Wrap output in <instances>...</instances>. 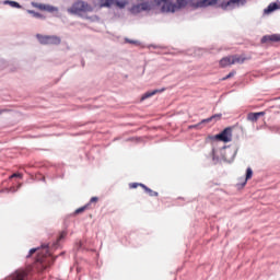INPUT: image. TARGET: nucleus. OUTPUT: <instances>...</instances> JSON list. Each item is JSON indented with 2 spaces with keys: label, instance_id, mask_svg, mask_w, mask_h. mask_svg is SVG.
I'll return each instance as SVG.
<instances>
[{
  "label": "nucleus",
  "instance_id": "obj_36",
  "mask_svg": "<svg viewBox=\"0 0 280 280\" xmlns=\"http://www.w3.org/2000/svg\"><path fill=\"white\" fill-rule=\"evenodd\" d=\"M60 255H65V252H63V253H61Z\"/></svg>",
  "mask_w": 280,
  "mask_h": 280
},
{
  "label": "nucleus",
  "instance_id": "obj_5",
  "mask_svg": "<svg viewBox=\"0 0 280 280\" xmlns=\"http://www.w3.org/2000/svg\"><path fill=\"white\" fill-rule=\"evenodd\" d=\"M214 139L217 141H223V143H230V141H233V128L226 127L220 133L215 135Z\"/></svg>",
  "mask_w": 280,
  "mask_h": 280
},
{
  "label": "nucleus",
  "instance_id": "obj_18",
  "mask_svg": "<svg viewBox=\"0 0 280 280\" xmlns=\"http://www.w3.org/2000/svg\"><path fill=\"white\" fill-rule=\"evenodd\" d=\"M36 38L40 45H48V35L36 34Z\"/></svg>",
  "mask_w": 280,
  "mask_h": 280
},
{
  "label": "nucleus",
  "instance_id": "obj_30",
  "mask_svg": "<svg viewBox=\"0 0 280 280\" xmlns=\"http://www.w3.org/2000/svg\"><path fill=\"white\" fill-rule=\"evenodd\" d=\"M10 178H23V175L20 173H14L10 176Z\"/></svg>",
  "mask_w": 280,
  "mask_h": 280
},
{
  "label": "nucleus",
  "instance_id": "obj_16",
  "mask_svg": "<svg viewBox=\"0 0 280 280\" xmlns=\"http://www.w3.org/2000/svg\"><path fill=\"white\" fill-rule=\"evenodd\" d=\"M233 65V57H224L220 60V66L221 67H231Z\"/></svg>",
  "mask_w": 280,
  "mask_h": 280
},
{
  "label": "nucleus",
  "instance_id": "obj_8",
  "mask_svg": "<svg viewBox=\"0 0 280 280\" xmlns=\"http://www.w3.org/2000/svg\"><path fill=\"white\" fill-rule=\"evenodd\" d=\"M222 114H214L209 118L202 119L199 124L190 126V128H202V124H210V121H220Z\"/></svg>",
  "mask_w": 280,
  "mask_h": 280
},
{
  "label": "nucleus",
  "instance_id": "obj_12",
  "mask_svg": "<svg viewBox=\"0 0 280 280\" xmlns=\"http://www.w3.org/2000/svg\"><path fill=\"white\" fill-rule=\"evenodd\" d=\"M62 38L58 35H48V45H60Z\"/></svg>",
  "mask_w": 280,
  "mask_h": 280
},
{
  "label": "nucleus",
  "instance_id": "obj_2",
  "mask_svg": "<svg viewBox=\"0 0 280 280\" xmlns=\"http://www.w3.org/2000/svg\"><path fill=\"white\" fill-rule=\"evenodd\" d=\"M162 3V12H176L177 10H180V8H185L187 5V0H176V3L158 0V5H161Z\"/></svg>",
  "mask_w": 280,
  "mask_h": 280
},
{
  "label": "nucleus",
  "instance_id": "obj_14",
  "mask_svg": "<svg viewBox=\"0 0 280 280\" xmlns=\"http://www.w3.org/2000/svg\"><path fill=\"white\" fill-rule=\"evenodd\" d=\"M264 115H266V112L249 113L247 119L249 121H257V119H259V117H264Z\"/></svg>",
  "mask_w": 280,
  "mask_h": 280
},
{
  "label": "nucleus",
  "instance_id": "obj_24",
  "mask_svg": "<svg viewBox=\"0 0 280 280\" xmlns=\"http://www.w3.org/2000/svg\"><path fill=\"white\" fill-rule=\"evenodd\" d=\"M244 60H245V59L242 58V57L232 56V65H236V63L243 65Z\"/></svg>",
  "mask_w": 280,
  "mask_h": 280
},
{
  "label": "nucleus",
  "instance_id": "obj_23",
  "mask_svg": "<svg viewBox=\"0 0 280 280\" xmlns=\"http://www.w3.org/2000/svg\"><path fill=\"white\" fill-rule=\"evenodd\" d=\"M115 0H101L100 8H110Z\"/></svg>",
  "mask_w": 280,
  "mask_h": 280
},
{
  "label": "nucleus",
  "instance_id": "obj_27",
  "mask_svg": "<svg viewBox=\"0 0 280 280\" xmlns=\"http://www.w3.org/2000/svg\"><path fill=\"white\" fill-rule=\"evenodd\" d=\"M45 11L46 12H58V8H56L54 5L46 4Z\"/></svg>",
  "mask_w": 280,
  "mask_h": 280
},
{
  "label": "nucleus",
  "instance_id": "obj_22",
  "mask_svg": "<svg viewBox=\"0 0 280 280\" xmlns=\"http://www.w3.org/2000/svg\"><path fill=\"white\" fill-rule=\"evenodd\" d=\"M218 3V0H202L199 5L200 8H207L208 5H215Z\"/></svg>",
  "mask_w": 280,
  "mask_h": 280
},
{
  "label": "nucleus",
  "instance_id": "obj_10",
  "mask_svg": "<svg viewBox=\"0 0 280 280\" xmlns=\"http://www.w3.org/2000/svg\"><path fill=\"white\" fill-rule=\"evenodd\" d=\"M260 43L262 45L266 43H280V34L265 35L261 37Z\"/></svg>",
  "mask_w": 280,
  "mask_h": 280
},
{
  "label": "nucleus",
  "instance_id": "obj_7",
  "mask_svg": "<svg viewBox=\"0 0 280 280\" xmlns=\"http://www.w3.org/2000/svg\"><path fill=\"white\" fill-rule=\"evenodd\" d=\"M4 280H27V271L24 269H18Z\"/></svg>",
  "mask_w": 280,
  "mask_h": 280
},
{
  "label": "nucleus",
  "instance_id": "obj_34",
  "mask_svg": "<svg viewBox=\"0 0 280 280\" xmlns=\"http://www.w3.org/2000/svg\"><path fill=\"white\" fill-rule=\"evenodd\" d=\"M142 10H148V4H142Z\"/></svg>",
  "mask_w": 280,
  "mask_h": 280
},
{
  "label": "nucleus",
  "instance_id": "obj_13",
  "mask_svg": "<svg viewBox=\"0 0 280 280\" xmlns=\"http://www.w3.org/2000/svg\"><path fill=\"white\" fill-rule=\"evenodd\" d=\"M276 10H279V4L277 2H271L265 10L264 14H272Z\"/></svg>",
  "mask_w": 280,
  "mask_h": 280
},
{
  "label": "nucleus",
  "instance_id": "obj_35",
  "mask_svg": "<svg viewBox=\"0 0 280 280\" xmlns=\"http://www.w3.org/2000/svg\"><path fill=\"white\" fill-rule=\"evenodd\" d=\"M117 5H119V8H124V3L121 2H117Z\"/></svg>",
  "mask_w": 280,
  "mask_h": 280
},
{
  "label": "nucleus",
  "instance_id": "obj_20",
  "mask_svg": "<svg viewBox=\"0 0 280 280\" xmlns=\"http://www.w3.org/2000/svg\"><path fill=\"white\" fill-rule=\"evenodd\" d=\"M141 187H142V189H144L145 194H148L151 198L159 196V192L152 190L150 187H148L145 185H141Z\"/></svg>",
  "mask_w": 280,
  "mask_h": 280
},
{
  "label": "nucleus",
  "instance_id": "obj_37",
  "mask_svg": "<svg viewBox=\"0 0 280 280\" xmlns=\"http://www.w3.org/2000/svg\"><path fill=\"white\" fill-rule=\"evenodd\" d=\"M164 1H168V3H170V0H164Z\"/></svg>",
  "mask_w": 280,
  "mask_h": 280
},
{
  "label": "nucleus",
  "instance_id": "obj_19",
  "mask_svg": "<svg viewBox=\"0 0 280 280\" xmlns=\"http://www.w3.org/2000/svg\"><path fill=\"white\" fill-rule=\"evenodd\" d=\"M36 38L40 45H48V35L36 34Z\"/></svg>",
  "mask_w": 280,
  "mask_h": 280
},
{
  "label": "nucleus",
  "instance_id": "obj_17",
  "mask_svg": "<svg viewBox=\"0 0 280 280\" xmlns=\"http://www.w3.org/2000/svg\"><path fill=\"white\" fill-rule=\"evenodd\" d=\"M3 5H10L11 8H16L18 10H21L23 8L19 2L13 0H3Z\"/></svg>",
  "mask_w": 280,
  "mask_h": 280
},
{
  "label": "nucleus",
  "instance_id": "obj_4",
  "mask_svg": "<svg viewBox=\"0 0 280 280\" xmlns=\"http://www.w3.org/2000/svg\"><path fill=\"white\" fill-rule=\"evenodd\" d=\"M221 154V159H223L225 163H233V161H235V156H237V149L231 147H222Z\"/></svg>",
  "mask_w": 280,
  "mask_h": 280
},
{
  "label": "nucleus",
  "instance_id": "obj_9",
  "mask_svg": "<svg viewBox=\"0 0 280 280\" xmlns=\"http://www.w3.org/2000/svg\"><path fill=\"white\" fill-rule=\"evenodd\" d=\"M212 163L218 165V163H222L224 159H222V148H213L211 151Z\"/></svg>",
  "mask_w": 280,
  "mask_h": 280
},
{
  "label": "nucleus",
  "instance_id": "obj_1",
  "mask_svg": "<svg viewBox=\"0 0 280 280\" xmlns=\"http://www.w3.org/2000/svg\"><path fill=\"white\" fill-rule=\"evenodd\" d=\"M65 237H67L66 231L60 233L58 240L52 243L51 246L49 244H42L40 247L31 248L28 255H26V258L30 259L34 253H37V262L40 264L43 270H47V268H49V266L56 261V257L51 255V250L60 248V240H65Z\"/></svg>",
  "mask_w": 280,
  "mask_h": 280
},
{
  "label": "nucleus",
  "instance_id": "obj_29",
  "mask_svg": "<svg viewBox=\"0 0 280 280\" xmlns=\"http://www.w3.org/2000/svg\"><path fill=\"white\" fill-rule=\"evenodd\" d=\"M141 185H144V184L131 183V184H129V187H130V189H137L138 187H141Z\"/></svg>",
  "mask_w": 280,
  "mask_h": 280
},
{
  "label": "nucleus",
  "instance_id": "obj_11",
  "mask_svg": "<svg viewBox=\"0 0 280 280\" xmlns=\"http://www.w3.org/2000/svg\"><path fill=\"white\" fill-rule=\"evenodd\" d=\"M163 91H165V88H163L161 90H152V91L145 92L141 96V102H144V100H149V97H153V95H156V93H163Z\"/></svg>",
  "mask_w": 280,
  "mask_h": 280
},
{
  "label": "nucleus",
  "instance_id": "obj_26",
  "mask_svg": "<svg viewBox=\"0 0 280 280\" xmlns=\"http://www.w3.org/2000/svg\"><path fill=\"white\" fill-rule=\"evenodd\" d=\"M86 209H89V203H86L85 206L78 208L74 213L75 215H78L79 213H83V211H86Z\"/></svg>",
  "mask_w": 280,
  "mask_h": 280
},
{
  "label": "nucleus",
  "instance_id": "obj_3",
  "mask_svg": "<svg viewBox=\"0 0 280 280\" xmlns=\"http://www.w3.org/2000/svg\"><path fill=\"white\" fill-rule=\"evenodd\" d=\"M95 10L93 5L89 4L85 1L79 0L72 4L68 12L70 14H82V12H93Z\"/></svg>",
  "mask_w": 280,
  "mask_h": 280
},
{
  "label": "nucleus",
  "instance_id": "obj_6",
  "mask_svg": "<svg viewBox=\"0 0 280 280\" xmlns=\"http://www.w3.org/2000/svg\"><path fill=\"white\" fill-rule=\"evenodd\" d=\"M240 5H246V0H229L221 4L223 10H233V8H240Z\"/></svg>",
  "mask_w": 280,
  "mask_h": 280
},
{
  "label": "nucleus",
  "instance_id": "obj_32",
  "mask_svg": "<svg viewBox=\"0 0 280 280\" xmlns=\"http://www.w3.org/2000/svg\"><path fill=\"white\" fill-rule=\"evenodd\" d=\"M233 75H235V72H234V71H232V72H230L228 75H225V77L223 78V80H229L230 78H233Z\"/></svg>",
  "mask_w": 280,
  "mask_h": 280
},
{
  "label": "nucleus",
  "instance_id": "obj_25",
  "mask_svg": "<svg viewBox=\"0 0 280 280\" xmlns=\"http://www.w3.org/2000/svg\"><path fill=\"white\" fill-rule=\"evenodd\" d=\"M28 14H32L35 19H45V16H43V14L34 11V10H27Z\"/></svg>",
  "mask_w": 280,
  "mask_h": 280
},
{
  "label": "nucleus",
  "instance_id": "obj_33",
  "mask_svg": "<svg viewBox=\"0 0 280 280\" xmlns=\"http://www.w3.org/2000/svg\"><path fill=\"white\" fill-rule=\"evenodd\" d=\"M47 4H36V8H38L39 10H46Z\"/></svg>",
  "mask_w": 280,
  "mask_h": 280
},
{
  "label": "nucleus",
  "instance_id": "obj_28",
  "mask_svg": "<svg viewBox=\"0 0 280 280\" xmlns=\"http://www.w3.org/2000/svg\"><path fill=\"white\" fill-rule=\"evenodd\" d=\"M125 42L129 43V45H139V40H135L130 38H125Z\"/></svg>",
  "mask_w": 280,
  "mask_h": 280
},
{
  "label": "nucleus",
  "instance_id": "obj_21",
  "mask_svg": "<svg viewBox=\"0 0 280 280\" xmlns=\"http://www.w3.org/2000/svg\"><path fill=\"white\" fill-rule=\"evenodd\" d=\"M250 178H253V168L247 167L245 180L243 182L242 187H244L246 185V183H248V180H250Z\"/></svg>",
  "mask_w": 280,
  "mask_h": 280
},
{
  "label": "nucleus",
  "instance_id": "obj_31",
  "mask_svg": "<svg viewBox=\"0 0 280 280\" xmlns=\"http://www.w3.org/2000/svg\"><path fill=\"white\" fill-rule=\"evenodd\" d=\"M97 200H100V198H97V197H92V198L90 199V202L88 203L89 207H91V205H93V202H97Z\"/></svg>",
  "mask_w": 280,
  "mask_h": 280
},
{
  "label": "nucleus",
  "instance_id": "obj_15",
  "mask_svg": "<svg viewBox=\"0 0 280 280\" xmlns=\"http://www.w3.org/2000/svg\"><path fill=\"white\" fill-rule=\"evenodd\" d=\"M22 184L18 185V188H15L14 186L10 187V188H3L0 190V194H16V191H19V189H21Z\"/></svg>",
  "mask_w": 280,
  "mask_h": 280
}]
</instances>
